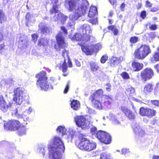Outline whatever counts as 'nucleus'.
<instances>
[{
  "label": "nucleus",
  "mask_w": 159,
  "mask_h": 159,
  "mask_svg": "<svg viewBox=\"0 0 159 159\" xmlns=\"http://www.w3.org/2000/svg\"><path fill=\"white\" fill-rule=\"evenodd\" d=\"M68 3V10L73 11L74 13L69 15L70 20H75L82 16L88 10L87 1L85 0H66V3Z\"/></svg>",
  "instance_id": "1"
},
{
  "label": "nucleus",
  "mask_w": 159,
  "mask_h": 159,
  "mask_svg": "<svg viewBox=\"0 0 159 159\" xmlns=\"http://www.w3.org/2000/svg\"><path fill=\"white\" fill-rule=\"evenodd\" d=\"M48 149L50 156L54 159H60L61 152L64 151L65 146L61 138L55 136L53 139V144L48 146Z\"/></svg>",
  "instance_id": "2"
},
{
  "label": "nucleus",
  "mask_w": 159,
  "mask_h": 159,
  "mask_svg": "<svg viewBox=\"0 0 159 159\" xmlns=\"http://www.w3.org/2000/svg\"><path fill=\"white\" fill-rule=\"evenodd\" d=\"M46 73L42 71L37 75V78L39 80L37 82V84L41 88L42 90L47 91L49 89H52L53 87L48 81L47 80V77Z\"/></svg>",
  "instance_id": "3"
},
{
  "label": "nucleus",
  "mask_w": 159,
  "mask_h": 159,
  "mask_svg": "<svg viewBox=\"0 0 159 159\" xmlns=\"http://www.w3.org/2000/svg\"><path fill=\"white\" fill-rule=\"evenodd\" d=\"M46 73L42 71L37 75V78L39 80L37 82V84L41 88L42 90L47 91L49 89H52L53 87L48 81L47 80V77Z\"/></svg>",
  "instance_id": "4"
},
{
  "label": "nucleus",
  "mask_w": 159,
  "mask_h": 159,
  "mask_svg": "<svg viewBox=\"0 0 159 159\" xmlns=\"http://www.w3.org/2000/svg\"><path fill=\"white\" fill-rule=\"evenodd\" d=\"M78 147L81 150L90 151L96 148V144L94 142L90 141L85 138H82L78 144Z\"/></svg>",
  "instance_id": "5"
},
{
  "label": "nucleus",
  "mask_w": 159,
  "mask_h": 159,
  "mask_svg": "<svg viewBox=\"0 0 159 159\" xmlns=\"http://www.w3.org/2000/svg\"><path fill=\"white\" fill-rule=\"evenodd\" d=\"M151 52L150 47L146 45H142L134 52L135 58L139 60L144 59Z\"/></svg>",
  "instance_id": "6"
},
{
  "label": "nucleus",
  "mask_w": 159,
  "mask_h": 159,
  "mask_svg": "<svg viewBox=\"0 0 159 159\" xmlns=\"http://www.w3.org/2000/svg\"><path fill=\"white\" fill-rule=\"evenodd\" d=\"M56 39L58 48L57 46H55V48L57 51H60L61 48L63 49V50L62 51V56L64 57L65 53H66V54L67 56L68 53L64 49L66 46V44L65 42L64 39L62 36V33H58L56 36Z\"/></svg>",
  "instance_id": "7"
},
{
  "label": "nucleus",
  "mask_w": 159,
  "mask_h": 159,
  "mask_svg": "<svg viewBox=\"0 0 159 159\" xmlns=\"http://www.w3.org/2000/svg\"><path fill=\"white\" fill-rule=\"evenodd\" d=\"M24 91L19 88L14 90L13 100L17 105H20L22 102L24 98Z\"/></svg>",
  "instance_id": "8"
},
{
  "label": "nucleus",
  "mask_w": 159,
  "mask_h": 159,
  "mask_svg": "<svg viewBox=\"0 0 159 159\" xmlns=\"http://www.w3.org/2000/svg\"><path fill=\"white\" fill-rule=\"evenodd\" d=\"M97 138L102 142L106 144L110 143L111 138L109 134L104 131H98L96 134Z\"/></svg>",
  "instance_id": "9"
},
{
  "label": "nucleus",
  "mask_w": 159,
  "mask_h": 159,
  "mask_svg": "<svg viewBox=\"0 0 159 159\" xmlns=\"http://www.w3.org/2000/svg\"><path fill=\"white\" fill-rule=\"evenodd\" d=\"M97 138L102 142L106 144L110 143L111 138L109 134L104 131H98L96 134Z\"/></svg>",
  "instance_id": "10"
},
{
  "label": "nucleus",
  "mask_w": 159,
  "mask_h": 159,
  "mask_svg": "<svg viewBox=\"0 0 159 159\" xmlns=\"http://www.w3.org/2000/svg\"><path fill=\"white\" fill-rule=\"evenodd\" d=\"M75 120L77 125L83 129H88L89 127L90 122L83 116H77Z\"/></svg>",
  "instance_id": "11"
},
{
  "label": "nucleus",
  "mask_w": 159,
  "mask_h": 159,
  "mask_svg": "<svg viewBox=\"0 0 159 159\" xmlns=\"http://www.w3.org/2000/svg\"><path fill=\"white\" fill-rule=\"evenodd\" d=\"M20 124L19 121L16 120H11L4 125V128L6 130H17Z\"/></svg>",
  "instance_id": "12"
},
{
  "label": "nucleus",
  "mask_w": 159,
  "mask_h": 159,
  "mask_svg": "<svg viewBox=\"0 0 159 159\" xmlns=\"http://www.w3.org/2000/svg\"><path fill=\"white\" fill-rule=\"evenodd\" d=\"M13 104L11 101L5 100L2 96L0 97V106L1 110L4 112H7L8 109L11 107Z\"/></svg>",
  "instance_id": "13"
},
{
  "label": "nucleus",
  "mask_w": 159,
  "mask_h": 159,
  "mask_svg": "<svg viewBox=\"0 0 159 159\" xmlns=\"http://www.w3.org/2000/svg\"><path fill=\"white\" fill-rule=\"evenodd\" d=\"M80 31L82 32L84 36L86 37V38H84V39L85 41L89 40L90 36L89 34L92 32L90 26L87 24H84L80 27Z\"/></svg>",
  "instance_id": "14"
},
{
  "label": "nucleus",
  "mask_w": 159,
  "mask_h": 159,
  "mask_svg": "<svg viewBox=\"0 0 159 159\" xmlns=\"http://www.w3.org/2000/svg\"><path fill=\"white\" fill-rule=\"evenodd\" d=\"M153 75V71L150 68H147L141 72V77L144 80L151 79Z\"/></svg>",
  "instance_id": "15"
},
{
  "label": "nucleus",
  "mask_w": 159,
  "mask_h": 159,
  "mask_svg": "<svg viewBox=\"0 0 159 159\" xmlns=\"http://www.w3.org/2000/svg\"><path fill=\"white\" fill-rule=\"evenodd\" d=\"M50 12L51 14H55L52 18V19L54 21H58L60 19L62 13L58 10V7L56 5L53 6L52 7L50 10Z\"/></svg>",
  "instance_id": "16"
},
{
  "label": "nucleus",
  "mask_w": 159,
  "mask_h": 159,
  "mask_svg": "<svg viewBox=\"0 0 159 159\" xmlns=\"http://www.w3.org/2000/svg\"><path fill=\"white\" fill-rule=\"evenodd\" d=\"M121 110L129 120L134 119L135 118V116L134 114L125 107H122Z\"/></svg>",
  "instance_id": "17"
},
{
  "label": "nucleus",
  "mask_w": 159,
  "mask_h": 159,
  "mask_svg": "<svg viewBox=\"0 0 159 159\" xmlns=\"http://www.w3.org/2000/svg\"><path fill=\"white\" fill-rule=\"evenodd\" d=\"M133 127L135 133L137 136L143 137L144 135L145 131L142 129L139 125L135 124L133 125Z\"/></svg>",
  "instance_id": "18"
},
{
  "label": "nucleus",
  "mask_w": 159,
  "mask_h": 159,
  "mask_svg": "<svg viewBox=\"0 0 159 159\" xmlns=\"http://www.w3.org/2000/svg\"><path fill=\"white\" fill-rule=\"evenodd\" d=\"M123 60V58L122 57H112L111 58L110 61V65L112 67H114L118 65Z\"/></svg>",
  "instance_id": "19"
},
{
  "label": "nucleus",
  "mask_w": 159,
  "mask_h": 159,
  "mask_svg": "<svg viewBox=\"0 0 159 159\" xmlns=\"http://www.w3.org/2000/svg\"><path fill=\"white\" fill-rule=\"evenodd\" d=\"M93 47L92 46H81V49L83 52H84L86 54L90 55L94 52L93 50Z\"/></svg>",
  "instance_id": "20"
},
{
  "label": "nucleus",
  "mask_w": 159,
  "mask_h": 159,
  "mask_svg": "<svg viewBox=\"0 0 159 159\" xmlns=\"http://www.w3.org/2000/svg\"><path fill=\"white\" fill-rule=\"evenodd\" d=\"M103 91L102 89H99L92 94L90 98L102 99L103 97Z\"/></svg>",
  "instance_id": "21"
},
{
  "label": "nucleus",
  "mask_w": 159,
  "mask_h": 159,
  "mask_svg": "<svg viewBox=\"0 0 159 159\" xmlns=\"http://www.w3.org/2000/svg\"><path fill=\"white\" fill-rule=\"evenodd\" d=\"M91 101L93 104L94 107L98 109H101L102 108L103 105L102 104L100 100L101 99L90 98Z\"/></svg>",
  "instance_id": "22"
},
{
  "label": "nucleus",
  "mask_w": 159,
  "mask_h": 159,
  "mask_svg": "<svg viewBox=\"0 0 159 159\" xmlns=\"http://www.w3.org/2000/svg\"><path fill=\"white\" fill-rule=\"evenodd\" d=\"M37 150L38 152L44 156L47 152L46 146L43 145H39L37 147Z\"/></svg>",
  "instance_id": "23"
},
{
  "label": "nucleus",
  "mask_w": 159,
  "mask_h": 159,
  "mask_svg": "<svg viewBox=\"0 0 159 159\" xmlns=\"http://www.w3.org/2000/svg\"><path fill=\"white\" fill-rule=\"evenodd\" d=\"M153 89V84L151 83H147L144 87L143 91L146 93H148L152 92Z\"/></svg>",
  "instance_id": "24"
},
{
  "label": "nucleus",
  "mask_w": 159,
  "mask_h": 159,
  "mask_svg": "<svg viewBox=\"0 0 159 159\" xmlns=\"http://www.w3.org/2000/svg\"><path fill=\"white\" fill-rule=\"evenodd\" d=\"M143 65L136 62H134L132 64V67L135 71H138L143 67Z\"/></svg>",
  "instance_id": "25"
},
{
  "label": "nucleus",
  "mask_w": 159,
  "mask_h": 159,
  "mask_svg": "<svg viewBox=\"0 0 159 159\" xmlns=\"http://www.w3.org/2000/svg\"><path fill=\"white\" fill-rule=\"evenodd\" d=\"M19 45L22 48H25L26 47L28 42L26 37H21L19 41Z\"/></svg>",
  "instance_id": "26"
},
{
  "label": "nucleus",
  "mask_w": 159,
  "mask_h": 159,
  "mask_svg": "<svg viewBox=\"0 0 159 159\" xmlns=\"http://www.w3.org/2000/svg\"><path fill=\"white\" fill-rule=\"evenodd\" d=\"M84 38H86V37L85 36H84V35H82V34H76L73 36L72 38V40H75L76 41H87L84 39Z\"/></svg>",
  "instance_id": "27"
},
{
  "label": "nucleus",
  "mask_w": 159,
  "mask_h": 159,
  "mask_svg": "<svg viewBox=\"0 0 159 159\" xmlns=\"http://www.w3.org/2000/svg\"><path fill=\"white\" fill-rule=\"evenodd\" d=\"M75 131L71 129H70L67 134H67V138L68 140V142H71L72 141L73 138L75 136Z\"/></svg>",
  "instance_id": "28"
},
{
  "label": "nucleus",
  "mask_w": 159,
  "mask_h": 159,
  "mask_svg": "<svg viewBox=\"0 0 159 159\" xmlns=\"http://www.w3.org/2000/svg\"><path fill=\"white\" fill-rule=\"evenodd\" d=\"M97 13V8L96 7H90L89 12L88 14V16L89 17H93Z\"/></svg>",
  "instance_id": "29"
},
{
  "label": "nucleus",
  "mask_w": 159,
  "mask_h": 159,
  "mask_svg": "<svg viewBox=\"0 0 159 159\" xmlns=\"http://www.w3.org/2000/svg\"><path fill=\"white\" fill-rule=\"evenodd\" d=\"M102 98L104 100V105L105 107H107L108 106L110 105L112 102V98L108 96H104Z\"/></svg>",
  "instance_id": "30"
},
{
  "label": "nucleus",
  "mask_w": 159,
  "mask_h": 159,
  "mask_svg": "<svg viewBox=\"0 0 159 159\" xmlns=\"http://www.w3.org/2000/svg\"><path fill=\"white\" fill-rule=\"evenodd\" d=\"M80 104L77 100H73L71 102V106L74 110H77L80 107Z\"/></svg>",
  "instance_id": "31"
},
{
  "label": "nucleus",
  "mask_w": 159,
  "mask_h": 159,
  "mask_svg": "<svg viewBox=\"0 0 159 159\" xmlns=\"http://www.w3.org/2000/svg\"><path fill=\"white\" fill-rule=\"evenodd\" d=\"M39 26L43 33L49 32V28L45 24L41 23L39 24Z\"/></svg>",
  "instance_id": "32"
},
{
  "label": "nucleus",
  "mask_w": 159,
  "mask_h": 159,
  "mask_svg": "<svg viewBox=\"0 0 159 159\" xmlns=\"http://www.w3.org/2000/svg\"><path fill=\"white\" fill-rule=\"evenodd\" d=\"M18 130V133L20 135L25 134L26 133V128L25 126L20 125L17 129Z\"/></svg>",
  "instance_id": "33"
},
{
  "label": "nucleus",
  "mask_w": 159,
  "mask_h": 159,
  "mask_svg": "<svg viewBox=\"0 0 159 159\" xmlns=\"http://www.w3.org/2000/svg\"><path fill=\"white\" fill-rule=\"evenodd\" d=\"M157 112L156 110L148 108V111L147 116L149 118H151L155 116Z\"/></svg>",
  "instance_id": "34"
},
{
  "label": "nucleus",
  "mask_w": 159,
  "mask_h": 159,
  "mask_svg": "<svg viewBox=\"0 0 159 159\" xmlns=\"http://www.w3.org/2000/svg\"><path fill=\"white\" fill-rule=\"evenodd\" d=\"M57 132L61 133L62 135H63L66 134V129L64 127L60 126L58 127L57 129Z\"/></svg>",
  "instance_id": "35"
},
{
  "label": "nucleus",
  "mask_w": 159,
  "mask_h": 159,
  "mask_svg": "<svg viewBox=\"0 0 159 159\" xmlns=\"http://www.w3.org/2000/svg\"><path fill=\"white\" fill-rule=\"evenodd\" d=\"M148 111V108H145L143 107H141L139 110V113L142 116H147Z\"/></svg>",
  "instance_id": "36"
},
{
  "label": "nucleus",
  "mask_w": 159,
  "mask_h": 159,
  "mask_svg": "<svg viewBox=\"0 0 159 159\" xmlns=\"http://www.w3.org/2000/svg\"><path fill=\"white\" fill-rule=\"evenodd\" d=\"M126 92L129 96L134 95L135 94V89L131 87H129L126 89Z\"/></svg>",
  "instance_id": "37"
},
{
  "label": "nucleus",
  "mask_w": 159,
  "mask_h": 159,
  "mask_svg": "<svg viewBox=\"0 0 159 159\" xmlns=\"http://www.w3.org/2000/svg\"><path fill=\"white\" fill-rule=\"evenodd\" d=\"M7 18L3 11L0 10V23H2L6 21Z\"/></svg>",
  "instance_id": "38"
},
{
  "label": "nucleus",
  "mask_w": 159,
  "mask_h": 159,
  "mask_svg": "<svg viewBox=\"0 0 159 159\" xmlns=\"http://www.w3.org/2000/svg\"><path fill=\"white\" fill-rule=\"evenodd\" d=\"M90 68L92 71H96L99 69V67L95 63H91L90 64Z\"/></svg>",
  "instance_id": "39"
},
{
  "label": "nucleus",
  "mask_w": 159,
  "mask_h": 159,
  "mask_svg": "<svg viewBox=\"0 0 159 159\" xmlns=\"http://www.w3.org/2000/svg\"><path fill=\"white\" fill-rule=\"evenodd\" d=\"M48 44V40L47 39L42 38L39 40L38 44L40 45L45 46Z\"/></svg>",
  "instance_id": "40"
},
{
  "label": "nucleus",
  "mask_w": 159,
  "mask_h": 159,
  "mask_svg": "<svg viewBox=\"0 0 159 159\" xmlns=\"http://www.w3.org/2000/svg\"><path fill=\"white\" fill-rule=\"evenodd\" d=\"M92 46L93 47V50H94V52H96L100 50L102 48V45L100 43L97 44L95 45H92Z\"/></svg>",
  "instance_id": "41"
},
{
  "label": "nucleus",
  "mask_w": 159,
  "mask_h": 159,
  "mask_svg": "<svg viewBox=\"0 0 159 159\" xmlns=\"http://www.w3.org/2000/svg\"><path fill=\"white\" fill-rule=\"evenodd\" d=\"M60 69L62 70V71L64 72H66L67 69V66L66 65V62L65 59L64 60V62L62 63V65L60 67Z\"/></svg>",
  "instance_id": "42"
},
{
  "label": "nucleus",
  "mask_w": 159,
  "mask_h": 159,
  "mask_svg": "<svg viewBox=\"0 0 159 159\" xmlns=\"http://www.w3.org/2000/svg\"><path fill=\"white\" fill-rule=\"evenodd\" d=\"M110 157V154L106 153H102L101 154L100 159H109Z\"/></svg>",
  "instance_id": "43"
},
{
  "label": "nucleus",
  "mask_w": 159,
  "mask_h": 159,
  "mask_svg": "<svg viewBox=\"0 0 159 159\" xmlns=\"http://www.w3.org/2000/svg\"><path fill=\"white\" fill-rule=\"evenodd\" d=\"M15 115L18 119H24L26 117L24 114H21L20 112H19L17 109H16Z\"/></svg>",
  "instance_id": "44"
},
{
  "label": "nucleus",
  "mask_w": 159,
  "mask_h": 159,
  "mask_svg": "<svg viewBox=\"0 0 159 159\" xmlns=\"http://www.w3.org/2000/svg\"><path fill=\"white\" fill-rule=\"evenodd\" d=\"M152 61H159V53L155 52L152 58Z\"/></svg>",
  "instance_id": "45"
},
{
  "label": "nucleus",
  "mask_w": 159,
  "mask_h": 159,
  "mask_svg": "<svg viewBox=\"0 0 159 159\" xmlns=\"http://www.w3.org/2000/svg\"><path fill=\"white\" fill-rule=\"evenodd\" d=\"M67 18L66 16L62 14L61 17L60 19H59V20H60L61 23L63 24L66 22Z\"/></svg>",
  "instance_id": "46"
},
{
  "label": "nucleus",
  "mask_w": 159,
  "mask_h": 159,
  "mask_svg": "<svg viewBox=\"0 0 159 159\" xmlns=\"http://www.w3.org/2000/svg\"><path fill=\"white\" fill-rule=\"evenodd\" d=\"M111 119L113 121L114 123L116 125L120 124V122L117 120L116 117L115 116H112L111 117Z\"/></svg>",
  "instance_id": "47"
},
{
  "label": "nucleus",
  "mask_w": 159,
  "mask_h": 159,
  "mask_svg": "<svg viewBox=\"0 0 159 159\" xmlns=\"http://www.w3.org/2000/svg\"><path fill=\"white\" fill-rule=\"evenodd\" d=\"M13 80L12 79H7L6 81L5 84L6 86H10L13 83Z\"/></svg>",
  "instance_id": "48"
},
{
  "label": "nucleus",
  "mask_w": 159,
  "mask_h": 159,
  "mask_svg": "<svg viewBox=\"0 0 159 159\" xmlns=\"http://www.w3.org/2000/svg\"><path fill=\"white\" fill-rule=\"evenodd\" d=\"M108 57L107 55H104L102 56L101 59V62L102 63L105 62L107 60Z\"/></svg>",
  "instance_id": "49"
},
{
  "label": "nucleus",
  "mask_w": 159,
  "mask_h": 159,
  "mask_svg": "<svg viewBox=\"0 0 159 159\" xmlns=\"http://www.w3.org/2000/svg\"><path fill=\"white\" fill-rule=\"evenodd\" d=\"M122 77L124 79H128L129 78V76L126 72H123L121 74Z\"/></svg>",
  "instance_id": "50"
},
{
  "label": "nucleus",
  "mask_w": 159,
  "mask_h": 159,
  "mask_svg": "<svg viewBox=\"0 0 159 159\" xmlns=\"http://www.w3.org/2000/svg\"><path fill=\"white\" fill-rule=\"evenodd\" d=\"M138 38L136 37H132L130 40V41L131 43H135L138 41Z\"/></svg>",
  "instance_id": "51"
},
{
  "label": "nucleus",
  "mask_w": 159,
  "mask_h": 159,
  "mask_svg": "<svg viewBox=\"0 0 159 159\" xmlns=\"http://www.w3.org/2000/svg\"><path fill=\"white\" fill-rule=\"evenodd\" d=\"M150 102L154 106L159 107V100H151Z\"/></svg>",
  "instance_id": "52"
},
{
  "label": "nucleus",
  "mask_w": 159,
  "mask_h": 159,
  "mask_svg": "<svg viewBox=\"0 0 159 159\" xmlns=\"http://www.w3.org/2000/svg\"><path fill=\"white\" fill-rule=\"evenodd\" d=\"M89 22L91 23L93 25L96 24L98 22V20L97 18L93 19H91L89 20Z\"/></svg>",
  "instance_id": "53"
},
{
  "label": "nucleus",
  "mask_w": 159,
  "mask_h": 159,
  "mask_svg": "<svg viewBox=\"0 0 159 159\" xmlns=\"http://www.w3.org/2000/svg\"><path fill=\"white\" fill-rule=\"evenodd\" d=\"M106 86H107L106 88L107 91L109 92L110 91L111 88V85L109 83H107L106 84Z\"/></svg>",
  "instance_id": "54"
},
{
  "label": "nucleus",
  "mask_w": 159,
  "mask_h": 159,
  "mask_svg": "<svg viewBox=\"0 0 159 159\" xmlns=\"http://www.w3.org/2000/svg\"><path fill=\"white\" fill-rule=\"evenodd\" d=\"M69 82H68L64 91V93H67V92H68L69 88Z\"/></svg>",
  "instance_id": "55"
},
{
  "label": "nucleus",
  "mask_w": 159,
  "mask_h": 159,
  "mask_svg": "<svg viewBox=\"0 0 159 159\" xmlns=\"http://www.w3.org/2000/svg\"><path fill=\"white\" fill-rule=\"evenodd\" d=\"M37 35L36 34H34L32 35V39L34 42L37 41Z\"/></svg>",
  "instance_id": "56"
},
{
  "label": "nucleus",
  "mask_w": 159,
  "mask_h": 159,
  "mask_svg": "<svg viewBox=\"0 0 159 159\" xmlns=\"http://www.w3.org/2000/svg\"><path fill=\"white\" fill-rule=\"evenodd\" d=\"M116 27L114 25H111L108 27V29L109 30H111L113 32L115 30V29H116Z\"/></svg>",
  "instance_id": "57"
},
{
  "label": "nucleus",
  "mask_w": 159,
  "mask_h": 159,
  "mask_svg": "<svg viewBox=\"0 0 159 159\" xmlns=\"http://www.w3.org/2000/svg\"><path fill=\"white\" fill-rule=\"evenodd\" d=\"M141 16L143 19H144L146 16V12L143 11L141 13Z\"/></svg>",
  "instance_id": "58"
},
{
  "label": "nucleus",
  "mask_w": 159,
  "mask_h": 159,
  "mask_svg": "<svg viewBox=\"0 0 159 159\" xmlns=\"http://www.w3.org/2000/svg\"><path fill=\"white\" fill-rule=\"evenodd\" d=\"M129 152L128 149H123L122 151V154H126Z\"/></svg>",
  "instance_id": "59"
},
{
  "label": "nucleus",
  "mask_w": 159,
  "mask_h": 159,
  "mask_svg": "<svg viewBox=\"0 0 159 159\" xmlns=\"http://www.w3.org/2000/svg\"><path fill=\"white\" fill-rule=\"evenodd\" d=\"M88 111L89 113L90 114L95 113V111L91 108H88Z\"/></svg>",
  "instance_id": "60"
},
{
  "label": "nucleus",
  "mask_w": 159,
  "mask_h": 159,
  "mask_svg": "<svg viewBox=\"0 0 159 159\" xmlns=\"http://www.w3.org/2000/svg\"><path fill=\"white\" fill-rule=\"evenodd\" d=\"M61 30H62L63 32L65 34H67V32L66 30V29L65 28L64 26H61Z\"/></svg>",
  "instance_id": "61"
},
{
  "label": "nucleus",
  "mask_w": 159,
  "mask_h": 159,
  "mask_svg": "<svg viewBox=\"0 0 159 159\" xmlns=\"http://www.w3.org/2000/svg\"><path fill=\"white\" fill-rule=\"evenodd\" d=\"M150 28L152 30H155L157 29V25L155 24L152 25L150 26Z\"/></svg>",
  "instance_id": "62"
},
{
  "label": "nucleus",
  "mask_w": 159,
  "mask_h": 159,
  "mask_svg": "<svg viewBox=\"0 0 159 159\" xmlns=\"http://www.w3.org/2000/svg\"><path fill=\"white\" fill-rule=\"evenodd\" d=\"M72 21V22H69L68 23V25L69 26L71 27L74 26V25L75 24V23H74V21L75 20H71Z\"/></svg>",
  "instance_id": "63"
},
{
  "label": "nucleus",
  "mask_w": 159,
  "mask_h": 159,
  "mask_svg": "<svg viewBox=\"0 0 159 159\" xmlns=\"http://www.w3.org/2000/svg\"><path fill=\"white\" fill-rule=\"evenodd\" d=\"M146 6L147 7H151L152 6V4L148 1H147L146 3Z\"/></svg>",
  "instance_id": "64"
}]
</instances>
